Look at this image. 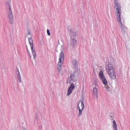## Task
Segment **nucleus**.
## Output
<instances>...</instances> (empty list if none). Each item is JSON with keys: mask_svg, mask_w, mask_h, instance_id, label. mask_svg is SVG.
Listing matches in <instances>:
<instances>
[{"mask_svg": "<svg viewBox=\"0 0 130 130\" xmlns=\"http://www.w3.org/2000/svg\"><path fill=\"white\" fill-rule=\"evenodd\" d=\"M85 108V105H84V103L83 101H79L78 105V109L79 110V116L82 115V112Z\"/></svg>", "mask_w": 130, "mask_h": 130, "instance_id": "8", "label": "nucleus"}, {"mask_svg": "<svg viewBox=\"0 0 130 130\" xmlns=\"http://www.w3.org/2000/svg\"><path fill=\"white\" fill-rule=\"evenodd\" d=\"M71 81L75 82L78 80V73L74 72L73 74L71 75L70 76Z\"/></svg>", "mask_w": 130, "mask_h": 130, "instance_id": "9", "label": "nucleus"}, {"mask_svg": "<svg viewBox=\"0 0 130 130\" xmlns=\"http://www.w3.org/2000/svg\"><path fill=\"white\" fill-rule=\"evenodd\" d=\"M26 49H27V51H28V53H29V55H31L30 54V52H29V50H28V48L26 47Z\"/></svg>", "mask_w": 130, "mask_h": 130, "instance_id": "16", "label": "nucleus"}, {"mask_svg": "<svg viewBox=\"0 0 130 130\" xmlns=\"http://www.w3.org/2000/svg\"><path fill=\"white\" fill-rule=\"evenodd\" d=\"M113 127L114 130H117V124H116V122L114 120L113 121Z\"/></svg>", "mask_w": 130, "mask_h": 130, "instance_id": "14", "label": "nucleus"}, {"mask_svg": "<svg viewBox=\"0 0 130 130\" xmlns=\"http://www.w3.org/2000/svg\"><path fill=\"white\" fill-rule=\"evenodd\" d=\"M106 70L110 79L112 80H115L116 79V73H115V70L112 64L108 63V64L106 66Z\"/></svg>", "mask_w": 130, "mask_h": 130, "instance_id": "3", "label": "nucleus"}, {"mask_svg": "<svg viewBox=\"0 0 130 130\" xmlns=\"http://www.w3.org/2000/svg\"><path fill=\"white\" fill-rule=\"evenodd\" d=\"M72 64L73 65V67H74L75 69L78 68V61H77L76 59L72 61Z\"/></svg>", "mask_w": 130, "mask_h": 130, "instance_id": "13", "label": "nucleus"}, {"mask_svg": "<svg viewBox=\"0 0 130 130\" xmlns=\"http://www.w3.org/2000/svg\"><path fill=\"white\" fill-rule=\"evenodd\" d=\"M47 34L48 35V36H50V30H49V29H47Z\"/></svg>", "mask_w": 130, "mask_h": 130, "instance_id": "15", "label": "nucleus"}, {"mask_svg": "<svg viewBox=\"0 0 130 130\" xmlns=\"http://www.w3.org/2000/svg\"><path fill=\"white\" fill-rule=\"evenodd\" d=\"M93 98H98V89L96 87H94L93 89Z\"/></svg>", "mask_w": 130, "mask_h": 130, "instance_id": "11", "label": "nucleus"}, {"mask_svg": "<svg viewBox=\"0 0 130 130\" xmlns=\"http://www.w3.org/2000/svg\"><path fill=\"white\" fill-rule=\"evenodd\" d=\"M16 75L19 83H22V78L21 77V74L20 73V71H19V69H17Z\"/></svg>", "mask_w": 130, "mask_h": 130, "instance_id": "12", "label": "nucleus"}, {"mask_svg": "<svg viewBox=\"0 0 130 130\" xmlns=\"http://www.w3.org/2000/svg\"><path fill=\"white\" fill-rule=\"evenodd\" d=\"M26 37H27L28 39V43L30 44L31 53L34 56V58H36L37 57V54H36V52L35 51V49H34V45L33 44V40L32 39V35L28 31L27 35H26Z\"/></svg>", "mask_w": 130, "mask_h": 130, "instance_id": "4", "label": "nucleus"}, {"mask_svg": "<svg viewBox=\"0 0 130 130\" xmlns=\"http://www.w3.org/2000/svg\"><path fill=\"white\" fill-rule=\"evenodd\" d=\"M64 60V54L63 53V52L62 51L59 54V61L57 64V69L59 73H60L61 72V69H62V64H63Z\"/></svg>", "mask_w": 130, "mask_h": 130, "instance_id": "6", "label": "nucleus"}, {"mask_svg": "<svg viewBox=\"0 0 130 130\" xmlns=\"http://www.w3.org/2000/svg\"><path fill=\"white\" fill-rule=\"evenodd\" d=\"M6 11L7 13L8 19L9 20L11 24L14 22V15H13V11L12 10V5H11V0H9L6 2Z\"/></svg>", "mask_w": 130, "mask_h": 130, "instance_id": "2", "label": "nucleus"}, {"mask_svg": "<svg viewBox=\"0 0 130 130\" xmlns=\"http://www.w3.org/2000/svg\"><path fill=\"white\" fill-rule=\"evenodd\" d=\"M114 3L115 6H116V13H117V14L116 16L117 18V20L119 22V23H120V26L121 27L122 33H123V34H125V33H126V30H127V27H126L125 25H123L122 24V22L121 21V7L120 6V4L118 3L117 1L115 0Z\"/></svg>", "mask_w": 130, "mask_h": 130, "instance_id": "1", "label": "nucleus"}, {"mask_svg": "<svg viewBox=\"0 0 130 130\" xmlns=\"http://www.w3.org/2000/svg\"><path fill=\"white\" fill-rule=\"evenodd\" d=\"M77 37V34L75 32H72L71 34V42H70V47L72 49H75V47L77 46L78 43L77 42V40L76 39Z\"/></svg>", "mask_w": 130, "mask_h": 130, "instance_id": "7", "label": "nucleus"}, {"mask_svg": "<svg viewBox=\"0 0 130 130\" xmlns=\"http://www.w3.org/2000/svg\"><path fill=\"white\" fill-rule=\"evenodd\" d=\"M74 89H75V85L74 84V83H72L68 89V96H70V95L72 94V91H73V90H74Z\"/></svg>", "mask_w": 130, "mask_h": 130, "instance_id": "10", "label": "nucleus"}, {"mask_svg": "<svg viewBox=\"0 0 130 130\" xmlns=\"http://www.w3.org/2000/svg\"><path fill=\"white\" fill-rule=\"evenodd\" d=\"M99 77L100 79L102 81V83L104 85H105V87L108 92H110L111 91V88L109 87L107 84H108V82H107V80H106V78H105V76H104V74L103 73V71H101L99 73Z\"/></svg>", "mask_w": 130, "mask_h": 130, "instance_id": "5", "label": "nucleus"}]
</instances>
